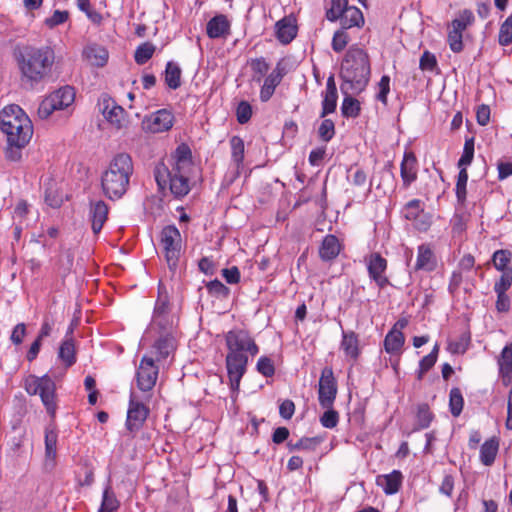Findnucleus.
Returning <instances> with one entry per match:
<instances>
[{
    "instance_id": "nucleus-1",
    "label": "nucleus",
    "mask_w": 512,
    "mask_h": 512,
    "mask_svg": "<svg viewBox=\"0 0 512 512\" xmlns=\"http://www.w3.org/2000/svg\"><path fill=\"white\" fill-rule=\"evenodd\" d=\"M371 73L370 60L362 48L351 46L343 59L340 77L343 80L341 89L344 94H358L368 84Z\"/></svg>"
},
{
    "instance_id": "nucleus-2",
    "label": "nucleus",
    "mask_w": 512,
    "mask_h": 512,
    "mask_svg": "<svg viewBox=\"0 0 512 512\" xmlns=\"http://www.w3.org/2000/svg\"><path fill=\"white\" fill-rule=\"evenodd\" d=\"M55 54L51 47L26 46L16 56L23 79L30 83H39L51 72Z\"/></svg>"
},
{
    "instance_id": "nucleus-3",
    "label": "nucleus",
    "mask_w": 512,
    "mask_h": 512,
    "mask_svg": "<svg viewBox=\"0 0 512 512\" xmlns=\"http://www.w3.org/2000/svg\"><path fill=\"white\" fill-rule=\"evenodd\" d=\"M133 170V162L129 154L115 155L101 176L104 195L111 200L120 199L128 190Z\"/></svg>"
},
{
    "instance_id": "nucleus-4",
    "label": "nucleus",
    "mask_w": 512,
    "mask_h": 512,
    "mask_svg": "<svg viewBox=\"0 0 512 512\" xmlns=\"http://www.w3.org/2000/svg\"><path fill=\"white\" fill-rule=\"evenodd\" d=\"M24 389L29 395H39L46 411L54 416L56 412V385L49 375L41 377L30 374L24 379Z\"/></svg>"
},
{
    "instance_id": "nucleus-5",
    "label": "nucleus",
    "mask_w": 512,
    "mask_h": 512,
    "mask_svg": "<svg viewBox=\"0 0 512 512\" xmlns=\"http://www.w3.org/2000/svg\"><path fill=\"white\" fill-rule=\"evenodd\" d=\"M190 171H180L176 168L169 170L163 163L155 167L154 175L157 185L164 189L169 183L170 191L176 197H183L190 191L189 176Z\"/></svg>"
},
{
    "instance_id": "nucleus-6",
    "label": "nucleus",
    "mask_w": 512,
    "mask_h": 512,
    "mask_svg": "<svg viewBox=\"0 0 512 512\" xmlns=\"http://www.w3.org/2000/svg\"><path fill=\"white\" fill-rule=\"evenodd\" d=\"M225 340L229 355L247 356L246 353H249L255 356L259 352L255 341L243 330L229 331Z\"/></svg>"
},
{
    "instance_id": "nucleus-7",
    "label": "nucleus",
    "mask_w": 512,
    "mask_h": 512,
    "mask_svg": "<svg viewBox=\"0 0 512 512\" xmlns=\"http://www.w3.org/2000/svg\"><path fill=\"white\" fill-rule=\"evenodd\" d=\"M181 235L179 230L169 225L161 231V245L165 253L166 262L171 270L175 269L180 256Z\"/></svg>"
},
{
    "instance_id": "nucleus-8",
    "label": "nucleus",
    "mask_w": 512,
    "mask_h": 512,
    "mask_svg": "<svg viewBox=\"0 0 512 512\" xmlns=\"http://www.w3.org/2000/svg\"><path fill=\"white\" fill-rule=\"evenodd\" d=\"M6 137L5 157L9 161H19L22 149L30 142L33 130H2Z\"/></svg>"
},
{
    "instance_id": "nucleus-9",
    "label": "nucleus",
    "mask_w": 512,
    "mask_h": 512,
    "mask_svg": "<svg viewBox=\"0 0 512 512\" xmlns=\"http://www.w3.org/2000/svg\"><path fill=\"white\" fill-rule=\"evenodd\" d=\"M153 356L144 355L136 371L137 387L148 392L153 389L158 379L159 366L155 363Z\"/></svg>"
},
{
    "instance_id": "nucleus-10",
    "label": "nucleus",
    "mask_w": 512,
    "mask_h": 512,
    "mask_svg": "<svg viewBox=\"0 0 512 512\" xmlns=\"http://www.w3.org/2000/svg\"><path fill=\"white\" fill-rule=\"evenodd\" d=\"M337 395V383L330 367H325L319 379L318 400L322 408L333 407Z\"/></svg>"
},
{
    "instance_id": "nucleus-11",
    "label": "nucleus",
    "mask_w": 512,
    "mask_h": 512,
    "mask_svg": "<svg viewBox=\"0 0 512 512\" xmlns=\"http://www.w3.org/2000/svg\"><path fill=\"white\" fill-rule=\"evenodd\" d=\"M0 128H32V122L19 105L10 104L0 111Z\"/></svg>"
},
{
    "instance_id": "nucleus-12",
    "label": "nucleus",
    "mask_w": 512,
    "mask_h": 512,
    "mask_svg": "<svg viewBox=\"0 0 512 512\" xmlns=\"http://www.w3.org/2000/svg\"><path fill=\"white\" fill-rule=\"evenodd\" d=\"M149 414V408L143 403L136 400L132 393L129 401V408L127 412L126 428L130 433H136L141 429L147 416Z\"/></svg>"
},
{
    "instance_id": "nucleus-13",
    "label": "nucleus",
    "mask_w": 512,
    "mask_h": 512,
    "mask_svg": "<svg viewBox=\"0 0 512 512\" xmlns=\"http://www.w3.org/2000/svg\"><path fill=\"white\" fill-rule=\"evenodd\" d=\"M247 364V356H237L229 354L226 355V368L230 382V388L233 392L239 390L240 381L246 372Z\"/></svg>"
},
{
    "instance_id": "nucleus-14",
    "label": "nucleus",
    "mask_w": 512,
    "mask_h": 512,
    "mask_svg": "<svg viewBox=\"0 0 512 512\" xmlns=\"http://www.w3.org/2000/svg\"><path fill=\"white\" fill-rule=\"evenodd\" d=\"M100 110L107 122L115 128H123L127 125L125 110L113 99L103 98Z\"/></svg>"
},
{
    "instance_id": "nucleus-15",
    "label": "nucleus",
    "mask_w": 512,
    "mask_h": 512,
    "mask_svg": "<svg viewBox=\"0 0 512 512\" xmlns=\"http://www.w3.org/2000/svg\"><path fill=\"white\" fill-rule=\"evenodd\" d=\"M367 269L370 278L374 280L380 288L385 287L389 283L388 278L385 276L387 260L379 253H372L367 258Z\"/></svg>"
},
{
    "instance_id": "nucleus-16",
    "label": "nucleus",
    "mask_w": 512,
    "mask_h": 512,
    "mask_svg": "<svg viewBox=\"0 0 512 512\" xmlns=\"http://www.w3.org/2000/svg\"><path fill=\"white\" fill-rule=\"evenodd\" d=\"M109 207L103 200L90 201L88 219L94 234L100 233L108 219Z\"/></svg>"
},
{
    "instance_id": "nucleus-17",
    "label": "nucleus",
    "mask_w": 512,
    "mask_h": 512,
    "mask_svg": "<svg viewBox=\"0 0 512 512\" xmlns=\"http://www.w3.org/2000/svg\"><path fill=\"white\" fill-rule=\"evenodd\" d=\"M296 19L292 16H286L275 24V34L278 41L282 44H289L297 35Z\"/></svg>"
},
{
    "instance_id": "nucleus-18",
    "label": "nucleus",
    "mask_w": 512,
    "mask_h": 512,
    "mask_svg": "<svg viewBox=\"0 0 512 512\" xmlns=\"http://www.w3.org/2000/svg\"><path fill=\"white\" fill-rule=\"evenodd\" d=\"M83 57L91 66L101 68L107 64L109 52L104 46L92 43L83 49Z\"/></svg>"
},
{
    "instance_id": "nucleus-19",
    "label": "nucleus",
    "mask_w": 512,
    "mask_h": 512,
    "mask_svg": "<svg viewBox=\"0 0 512 512\" xmlns=\"http://www.w3.org/2000/svg\"><path fill=\"white\" fill-rule=\"evenodd\" d=\"M401 178L403 185L408 187L417 179L418 164L415 154L412 151H406L401 162Z\"/></svg>"
},
{
    "instance_id": "nucleus-20",
    "label": "nucleus",
    "mask_w": 512,
    "mask_h": 512,
    "mask_svg": "<svg viewBox=\"0 0 512 512\" xmlns=\"http://www.w3.org/2000/svg\"><path fill=\"white\" fill-rule=\"evenodd\" d=\"M206 32L211 39L226 38L230 34V22L225 15H216L208 21Z\"/></svg>"
},
{
    "instance_id": "nucleus-21",
    "label": "nucleus",
    "mask_w": 512,
    "mask_h": 512,
    "mask_svg": "<svg viewBox=\"0 0 512 512\" xmlns=\"http://www.w3.org/2000/svg\"><path fill=\"white\" fill-rule=\"evenodd\" d=\"M175 350L174 338L166 334L161 336L153 345L149 356H153L156 362L166 359Z\"/></svg>"
},
{
    "instance_id": "nucleus-22",
    "label": "nucleus",
    "mask_w": 512,
    "mask_h": 512,
    "mask_svg": "<svg viewBox=\"0 0 512 512\" xmlns=\"http://www.w3.org/2000/svg\"><path fill=\"white\" fill-rule=\"evenodd\" d=\"M437 261L435 255L427 244H421L417 251V260L414 269L431 272L436 268Z\"/></svg>"
},
{
    "instance_id": "nucleus-23",
    "label": "nucleus",
    "mask_w": 512,
    "mask_h": 512,
    "mask_svg": "<svg viewBox=\"0 0 512 512\" xmlns=\"http://www.w3.org/2000/svg\"><path fill=\"white\" fill-rule=\"evenodd\" d=\"M403 481V475L399 470H393L389 474L377 477V485L383 488L387 495L395 494L399 491Z\"/></svg>"
},
{
    "instance_id": "nucleus-24",
    "label": "nucleus",
    "mask_w": 512,
    "mask_h": 512,
    "mask_svg": "<svg viewBox=\"0 0 512 512\" xmlns=\"http://www.w3.org/2000/svg\"><path fill=\"white\" fill-rule=\"evenodd\" d=\"M498 365L502 382L508 386L512 381V343L502 350Z\"/></svg>"
},
{
    "instance_id": "nucleus-25",
    "label": "nucleus",
    "mask_w": 512,
    "mask_h": 512,
    "mask_svg": "<svg viewBox=\"0 0 512 512\" xmlns=\"http://www.w3.org/2000/svg\"><path fill=\"white\" fill-rule=\"evenodd\" d=\"M338 20L341 28L346 30L353 27L360 28L365 22L362 11L356 6H348Z\"/></svg>"
},
{
    "instance_id": "nucleus-26",
    "label": "nucleus",
    "mask_w": 512,
    "mask_h": 512,
    "mask_svg": "<svg viewBox=\"0 0 512 512\" xmlns=\"http://www.w3.org/2000/svg\"><path fill=\"white\" fill-rule=\"evenodd\" d=\"M174 164L172 168H176L182 172L191 171L193 167L191 149L186 144H181L177 147L173 154Z\"/></svg>"
},
{
    "instance_id": "nucleus-27",
    "label": "nucleus",
    "mask_w": 512,
    "mask_h": 512,
    "mask_svg": "<svg viewBox=\"0 0 512 512\" xmlns=\"http://www.w3.org/2000/svg\"><path fill=\"white\" fill-rule=\"evenodd\" d=\"M143 123H146L148 127L156 126L157 128H172L174 124V115L168 109H160L146 117Z\"/></svg>"
},
{
    "instance_id": "nucleus-28",
    "label": "nucleus",
    "mask_w": 512,
    "mask_h": 512,
    "mask_svg": "<svg viewBox=\"0 0 512 512\" xmlns=\"http://www.w3.org/2000/svg\"><path fill=\"white\" fill-rule=\"evenodd\" d=\"M341 349L344 351L346 357L356 360L359 356V340L358 336L353 331H343L342 332V341H341Z\"/></svg>"
},
{
    "instance_id": "nucleus-29",
    "label": "nucleus",
    "mask_w": 512,
    "mask_h": 512,
    "mask_svg": "<svg viewBox=\"0 0 512 512\" xmlns=\"http://www.w3.org/2000/svg\"><path fill=\"white\" fill-rule=\"evenodd\" d=\"M231 161L235 166V174L238 176L243 168L245 145L243 139L234 136L230 139Z\"/></svg>"
},
{
    "instance_id": "nucleus-30",
    "label": "nucleus",
    "mask_w": 512,
    "mask_h": 512,
    "mask_svg": "<svg viewBox=\"0 0 512 512\" xmlns=\"http://www.w3.org/2000/svg\"><path fill=\"white\" fill-rule=\"evenodd\" d=\"M58 110H62L70 106L75 99V91L71 86H64L50 94Z\"/></svg>"
},
{
    "instance_id": "nucleus-31",
    "label": "nucleus",
    "mask_w": 512,
    "mask_h": 512,
    "mask_svg": "<svg viewBox=\"0 0 512 512\" xmlns=\"http://www.w3.org/2000/svg\"><path fill=\"white\" fill-rule=\"evenodd\" d=\"M340 253V243L336 236L327 235L321 244L319 254L321 259L328 261L336 258Z\"/></svg>"
},
{
    "instance_id": "nucleus-32",
    "label": "nucleus",
    "mask_w": 512,
    "mask_h": 512,
    "mask_svg": "<svg viewBox=\"0 0 512 512\" xmlns=\"http://www.w3.org/2000/svg\"><path fill=\"white\" fill-rule=\"evenodd\" d=\"M499 449V441L496 437L486 440L480 449V460L485 466H491Z\"/></svg>"
},
{
    "instance_id": "nucleus-33",
    "label": "nucleus",
    "mask_w": 512,
    "mask_h": 512,
    "mask_svg": "<svg viewBox=\"0 0 512 512\" xmlns=\"http://www.w3.org/2000/svg\"><path fill=\"white\" fill-rule=\"evenodd\" d=\"M282 77L283 74L277 69L266 77L260 91V98L262 101H268L272 97L275 88L280 84Z\"/></svg>"
},
{
    "instance_id": "nucleus-34",
    "label": "nucleus",
    "mask_w": 512,
    "mask_h": 512,
    "mask_svg": "<svg viewBox=\"0 0 512 512\" xmlns=\"http://www.w3.org/2000/svg\"><path fill=\"white\" fill-rule=\"evenodd\" d=\"M405 337L402 331L392 328L384 339V347L387 353H398L404 345Z\"/></svg>"
},
{
    "instance_id": "nucleus-35",
    "label": "nucleus",
    "mask_w": 512,
    "mask_h": 512,
    "mask_svg": "<svg viewBox=\"0 0 512 512\" xmlns=\"http://www.w3.org/2000/svg\"><path fill=\"white\" fill-rule=\"evenodd\" d=\"M181 68L174 62L169 61L166 64L165 69V83L173 90L178 89L181 86Z\"/></svg>"
},
{
    "instance_id": "nucleus-36",
    "label": "nucleus",
    "mask_w": 512,
    "mask_h": 512,
    "mask_svg": "<svg viewBox=\"0 0 512 512\" xmlns=\"http://www.w3.org/2000/svg\"><path fill=\"white\" fill-rule=\"evenodd\" d=\"M57 438L56 431L52 428L47 427L45 429V458L46 463L49 461L53 464L57 454Z\"/></svg>"
},
{
    "instance_id": "nucleus-37",
    "label": "nucleus",
    "mask_w": 512,
    "mask_h": 512,
    "mask_svg": "<svg viewBox=\"0 0 512 512\" xmlns=\"http://www.w3.org/2000/svg\"><path fill=\"white\" fill-rule=\"evenodd\" d=\"M465 207L458 206L451 219V228L453 235H461L466 230L470 215L465 211Z\"/></svg>"
},
{
    "instance_id": "nucleus-38",
    "label": "nucleus",
    "mask_w": 512,
    "mask_h": 512,
    "mask_svg": "<svg viewBox=\"0 0 512 512\" xmlns=\"http://www.w3.org/2000/svg\"><path fill=\"white\" fill-rule=\"evenodd\" d=\"M169 314V301L166 295H163L162 287L159 286V296L155 304L153 322L156 325L165 326L166 323L161 321V317Z\"/></svg>"
},
{
    "instance_id": "nucleus-39",
    "label": "nucleus",
    "mask_w": 512,
    "mask_h": 512,
    "mask_svg": "<svg viewBox=\"0 0 512 512\" xmlns=\"http://www.w3.org/2000/svg\"><path fill=\"white\" fill-rule=\"evenodd\" d=\"M58 357L65 363L67 367H70L75 363V347L71 339H67L62 342L59 348Z\"/></svg>"
},
{
    "instance_id": "nucleus-40",
    "label": "nucleus",
    "mask_w": 512,
    "mask_h": 512,
    "mask_svg": "<svg viewBox=\"0 0 512 512\" xmlns=\"http://www.w3.org/2000/svg\"><path fill=\"white\" fill-rule=\"evenodd\" d=\"M156 50V47L151 42H145L139 45L135 51L134 59L138 65L145 64L150 60Z\"/></svg>"
},
{
    "instance_id": "nucleus-41",
    "label": "nucleus",
    "mask_w": 512,
    "mask_h": 512,
    "mask_svg": "<svg viewBox=\"0 0 512 512\" xmlns=\"http://www.w3.org/2000/svg\"><path fill=\"white\" fill-rule=\"evenodd\" d=\"M474 21L475 17L473 12L469 9H464L458 13V17L452 21L451 26L463 32L471 26Z\"/></svg>"
},
{
    "instance_id": "nucleus-42",
    "label": "nucleus",
    "mask_w": 512,
    "mask_h": 512,
    "mask_svg": "<svg viewBox=\"0 0 512 512\" xmlns=\"http://www.w3.org/2000/svg\"><path fill=\"white\" fill-rule=\"evenodd\" d=\"M439 353V345L435 344L432 351L424 356L419 363V374L418 379H421L423 375L429 371L436 363Z\"/></svg>"
},
{
    "instance_id": "nucleus-43",
    "label": "nucleus",
    "mask_w": 512,
    "mask_h": 512,
    "mask_svg": "<svg viewBox=\"0 0 512 512\" xmlns=\"http://www.w3.org/2000/svg\"><path fill=\"white\" fill-rule=\"evenodd\" d=\"M511 252L508 250H497L494 252L492 261L495 268L501 272H505L506 270H512L511 267L508 266L511 260Z\"/></svg>"
},
{
    "instance_id": "nucleus-44",
    "label": "nucleus",
    "mask_w": 512,
    "mask_h": 512,
    "mask_svg": "<svg viewBox=\"0 0 512 512\" xmlns=\"http://www.w3.org/2000/svg\"><path fill=\"white\" fill-rule=\"evenodd\" d=\"M118 507L119 501L110 487H107L103 492L102 503L98 512H114Z\"/></svg>"
},
{
    "instance_id": "nucleus-45",
    "label": "nucleus",
    "mask_w": 512,
    "mask_h": 512,
    "mask_svg": "<svg viewBox=\"0 0 512 512\" xmlns=\"http://www.w3.org/2000/svg\"><path fill=\"white\" fill-rule=\"evenodd\" d=\"M330 8L326 11V18L331 22H335L341 17L344 10L349 6L348 0H331Z\"/></svg>"
},
{
    "instance_id": "nucleus-46",
    "label": "nucleus",
    "mask_w": 512,
    "mask_h": 512,
    "mask_svg": "<svg viewBox=\"0 0 512 512\" xmlns=\"http://www.w3.org/2000/svg\"><path fill=\"white\" fill-rule=\"evenodd\" d=\"M498 42L501 46H508L512 43V13L500 26Z\"/></svg>"
},
{
    "instance_id": "nucleus-47",
    "label": "nucleus",
    "mask_w": 512,
    "mask_h": 512,
    "mask_svg": "<svg viewBox=\"0 0 512 512\" xmlns=\"http://www.w3.org/2000/svg\"><path fill=\"white\" fill-rule=\"evenodd\" d=\"M345 98L341 105L342 114L345 117H356L360 111V103L357 99L353 98L350 94H345Z\"/></svg>"
},
{
    "instance_id": "nucleus-48",
    "label": "nucleus",
    "mask_w": 512,
    "mask_h": 512,
    "mask_svg": "<svg viewBox=\"0 0 512 512\" xmlns=\"http://www.w3.org/2000/svg\"><path fill=\"white\" fill-rule=\"evenodd\" d=\"M463 396L459 388H453L449 395V405L453 416L457 417L461 414L463 409Z\"/></svg>"
},
{
    "instance_id": "nucleus-49",
    "label": "nucleus",
    "mask_w": 512,
    "mask_h": 512,
    "mask_svg": "<svg viewBox=\"0 0 512 512\" xmlns=\"http://www.w3.org/2000/svg\"><path fill=\"white\" fill-rule=\"evenodd\" d=\"M474 157V137H466L463 153L458 161V166H468Z\"/></svg>"
},
{
    "instance_id": "nucleus-50",
    "label": "nucleus",
    "mask_w": 512,
    "mask_h": 512,
    "mask_svg": "<svg viewBox=\"0 0 512 512\" xmlns=\"http://www.w3.org/2000/svg\"><path fill=\"white\" fill-rule=\"evenodd\" d=\"M348 42H349V35L347 34L346 29L340 28L333 35L332 43H331L332 49L335 52L340 53L345 49Z\"/></svg>"
},
{
    "instance_id": "nucleus-51",
    "label": "nucleus",
    "mask_w": 512,
    "mask_h": 512,
    "mask_svg": "<svg viewBox=\"0 0 512 512\" xmlns=\"http://www.w3.org/2000/svg\"><path fill=\"white\" fill-rule=\"evenodd\" d=\"M462 33V31L457 30L454 27H452L451 30L448 32L447 41L450 49L454 53H460L463 50Z\"/></svg>"
},
{
    "instance_id": "nucleus-52",
    "label": "nucleus",
    "mask_w": 512,
    "mask_h": 512,
    "mask_svg": "<svg viewBox=\"0 0 512 512\" xmlns=\"http://www.w3.org/2000/svg\"><path fill=\"white\" fill-rule=\"evenodd\" d=\"M423 212L424 209L421 206V201L418 199L409 201L403 209V215L409 221H413L420 213Z\"/></svg>"
},
{
    "instance_id": "nucleus-53",
    "label": "nucleus",
    "mask_w": 512,
    "mask_h": 512,
    "mask_svg": "<svg viewBox=\"0 0 512 512\" xmlns=\"http://www.w3.org/2000/svg\"><path fill=\"white\" fill-rule=\"evenodd\" d=\"M319 444V441L316 438H302L299 439L296 443L288 442V448L290 451L294 450H308L312 451L315 450L317 445Z\"/></svg>"
},
{
    "instance_id": "nucleus-54",
    "label": "nucleus",
    "mask_w": 512,
    "mask_h": 512,
    "mask_svg": "<svg viewBox=\"0 0 512 512\" xmlns=\"http://www.w3.org/2000/svg\"><path fill=\"white\" fill-rule=\"evenodd\" d=\"M326 411L320 417V423L323 427L332 429L337 426L339 421V414L336 410L331 408H325Z\"/></svg>"
},
{
    "instance_id": "nucleus-55",
    "label": "nucleus",
    "mask_w": 512,
    "mask_h": 512,
    "mask_svg": "<svg viewBox=\"0 0 512 512\" xmlns=\"http://www.w3.org/2000/svg\"><path fill=\"white\" fill-rule=\"evenodd\" d=\"M432 420V414L426 404L420 405L417 412V425L419 429L427 428Z\"/></svg>"
},
{
    "instance_id": "nucleus-56",
    "label": "nucleus",
    "mask_w": 512,
    "mask_h": 512,
    "mask_svg": "<svg viewBox=\"0 0 512 512\" xmlns=\"http://www.w3.org/2000/svg\"><path fill=\"white\" fill-rule=\"evenodd\" d=\"M390 92V77L383 75L378 82V92L376 98L384 105L387 104V97Z\"/></svg>"
},
{
    "instance_id": "nucleus-57",
    "label": "nucleus",
    "mask_w": 512,
    "mask_h": 512,
    "mask_svg": "<svg viewBox=\"0 0 512 512\" xmlns=\"http://www.w3.org/2000/svg\"><path fill=\"white\" fill-rule=\"evenodd\" d=\"M437 67L435 55L429 51H424L420 57L419 68L423 71H433Z\"/></svg>"
},
{
    "instance_id": "nucleus-58",
    "label": "nucleus",
    "mask_w": 512,
    "mask_h": 512,
    "mask_svg": "<svg viewBox=\"0 0 512 512\" xmlns=\"http://www.w3.org/2000/svg\"><path fill=\"white\" fill-rule=\"evenodd\" d=\"M206 287L212 296L227 297L229 294V289L217 279L208 282Z\"/></svg>"
},
{
    "instance_id": "nucleus-59",
    "label": "nucleus",
    "mask_w": 512,
    "mask_h": 512,
    "mask_svg": "<svg viewBox=\"0 0 512 512\" xmlns=\"http://www.w3.org/2000/svg\"><path fill=\"white\" fill-rule=\"evenodd\" d=\"M512 284V270L502 272L501 277L496 281L494 290L496 293H505Z\"/></svg>"
},
{
    "instance_id": "nucleus-60",
    "label": "nucleus",
    "mask_w": 512,
    "mask_h": 512,
    "mask_svg": "<svg viewBox=\"0 0 512 512\" xmlns=\"http://www.w3.org/2000/svg\"><path fill=\"white\" fill-rule=\"evenodd\" d=\"M337 93H324L323 101H322V112L321 116L324 117L325 115L332 113L336 109L337 105Z\"/></svg>"
},
{
    "instance_id": "nucleus-61",
    "label": "nucleus",
    "mask_w": 512,
    "mask_h": 512,
    "mask_svg": "<svg viewBox=\"0 0 512 512\" xmlns=\"http://www.w3.org/2000/svg\"><path fill=\"white\" fill-rule=\"evenodd\" d=\"M257 371L265 377H271L275 373L273 361L268 357H261L257 362Z\"/></svg>"
},
{
    "instance_id": "nucleus-62",
    "label": "nucleus",
    "mask_w": 512,
    "mask_h": 512,
    "mask_svg": "<svg viewBox=\"0 0 512 512\" xmlns=\"http://www.w3.org/2000/svg\"><path fill=\"white\" fill-rule=\"evenodd\" d=\"M252 115V108L251 105L246 102L242 101L239 103L237 110H236V116L237 120L240 124H245L249 121Z\"/></svg>"
},
{
    "instance_id": "nucleus-63",
    "label": "nucleus",
    "mask_w": 512,
    "mask_h": 512,
    "mask_svg": "<svg viewBox=\"0 0 512 512\" xmlns=\"http://www.w3.org/2000/svg\"><path fill=\"white\" fill-rule=\"evenodd\" d=\"M55 110L58 109L49 95L40 103L37 113L41 119H47Z\"/></svg>"
},
{
    "instance_id": "nucleus-64",
    "label": "nucleus",
    "mask_w": 512,
    "mask_h": 512,
    "mask_svg": "<svg viewBox=\"0 0 512 512\" xmlns=\"http://www.w3.org/2000/svg\"><path fill=\"white\" fill-rule=\"evenodd\" d=\"M250 67L254 74L259 76L258 79L264 76L270 68L269 64L263 57L252 59L250 61Z\"/></svg>"
}]
</instances>
